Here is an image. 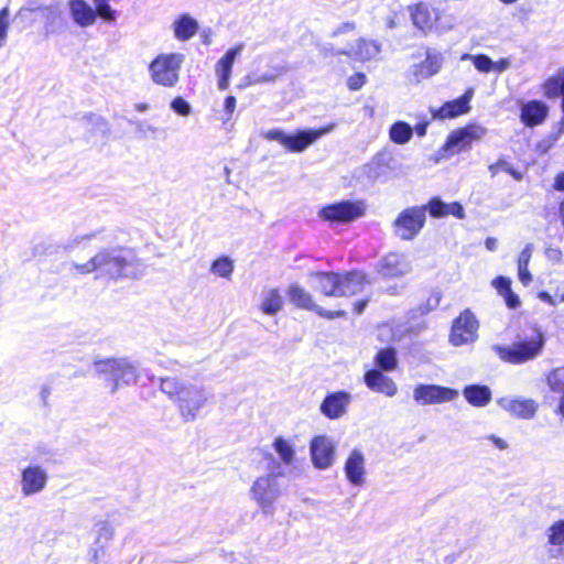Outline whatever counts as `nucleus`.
I'll return each mask as SVG.
<instances>
[{
	"label": "nucleus",
	"instance_id": "obj_55",
	"mask_svg": "<svg viewBox=\"0 0 564 564\" xmlns=\"http://www.w3.org/2000/svg\"><path fill=\"white\" fill-rule=\"evenodd\" d=\"M519 281L524 285H529L532 282V275L529 271V267H518Z\"/></svg>",
	"mask_w": 564,
	"mask_h": 564
},
{
	"label": "nucleus",
	"instance_id": "obj_5",
	"mask_svg": "<svg viewBox=\"0 0 564 564\" xmlns=\"http://www.w3.org/2000/svg\"><path fill=\"white\" fill-rule=\"evenodd\" d=\"M410 17L415 28L427 34L431 32L445 33L454 28L453 18L443 11L432 8L425 2H419L409 8Z\"/></svg>",
	"mask_w": 564,
	"mask_h": 564
},
{
	"label": "nucleus",
	"instance_id": "obj_27",
	"mask_svg": "<svg viewBox=\"0 0 564 564\" xmlns=\"http://www.w3.org/2000/svg\"><path fill=\"white\" fill-rule=\"evenodd\" d=\"M549 113V107L540 100H531L521 106L520 118L527 127L541 124Z\"/></svg>",
	"mask_w": 564,
	"mask_h": 564
},
{
	"label": "nucleus",
	"instance_id": "obj_24",
	"mask_svg": "<svg viewBox=\"0 0 564 564\" xmlns=\"http://www.w3.org/2000/svg\"><path fill=\"white\" fill-rule=\"evenodd\" d=\"M499 406L519 419H532L536 412V403L531 399L505 397L497 401Z\"/></svg>",
	"mask_w": 564,
	"mask_h": 564
},
{
	"label": "nucleus",
	"instance_id": "obj_39",
	"mask_svg": "<svg viewBox=\"0 0 564 564\" xmlns=\"http://www.w3.org/2000/svg\"><path fill=\"white\" fill-rule=\"evenodd\" d=\"M544 95L547 98L564 96V68L550 77L543 85Z\"/></svg>",
	"mask_w": 564,
	"mask_h": 564
},
{
	"label": "nucleus",
	"instance_id": "obj_11",
	"mask_svg": "<svg viewBox=\"0 0 564 564\" xmlns=\"http://www.w3.org/2000/svg\"><path fill=\"white\" fill-rule=\"evenodd\" d=\"M289 301L299 308L313 311L318 316L334 319L337 317H344L346 315L345 311H327L315 304L313 296L310 292H307L304 288L299 285L297 283H293L289 286L286 291Z\"/></svg>",
	"mask_w": 564,
	"mask_h": 564
},
{
	"label": "nucleus",
	"instance_id": "obj_41",
	"mask_svg": "<svg viewBox=\"0 0 564 564\" xmlns=\"http://www.w3.org/2000/svg\"><path fill=\"white\" fill-rule=\"evenodd\" d=\"M234 262L228 257H221L216 259L210 267L213 274L229 279L234 272Z\"/></svg>",
	"mask_w": 564,
	"mask_h": 564
},
{
	"label": "nucleus",
	"instance_id": "obj_36",
	"mask_svg": "<svg viewBox=\"0 0 564 564\" xmlns=\"http://www.w3.org/2000/svg\"><path fill=\"white\" fill-rule=\"evenodd\" d=\"M375 365L380 371H393L398 367L397 350L388 347L380 349L375 357Z\"/></svg>",
	"mask_w": 564,
	"mask_h": 564
},
{
	"label": "nucleus",
	"instance_id": "obj_6",
	"mask_svg": "<svg viewBox=\"0 0 564 564\" xmlns=\"http://www.w3.org/2000/svg\"><path fill=\"white\" fill-rule=\"evenodd\" d=\"M334 129L335 123H330L319 129L300 130L295 134H286L281 129H271L265 132L264 138L270 141L279 142L291 152H303Z\"/></svg>",
	"mask_w": 564,
	"mask_h": 564
},
{
	"label": "nucleus",
	"instance_id": "obj_10",
	"mask_svg": "<svg viewBox=\"0 0 564 564\" xmlns=\"http://www.w3.org/2000/svg\"><path fill=\"white\" fill-rule=\"evenodd\" d=\"M366 206L362 202L343 200L325 206L319 216L332 223H349L365 215Z\"/></svg>",
	"mask_w": 564,
	"mask_h": 564
},
{
	"label": "nucleus",
	"instance_id": "obj_14",
	"mask_svg": "<svg viewBox=\"0 0 564 564\" xmlns=\"http://www.w3.org/2000/svg\"><path fill=\"white\" fill-rule=\"evenodd\" d=\"M457 397V390L436 384H417L413 390V399L421 405L451 402Z\"/></svg>",
	"mask_w": 564,
	"mask_h": 564
},
{
	"label": "nucleus",
	"instance_id": "obj_46",
	"mask_svg": "<svg viewBox=\"0 0 564 564\" xmlns=\"http://www.w3.org/2000/svg\"><path fill=\"white\" fill-rule=\"evenodd\" d=\"M171 108L174 112L183 117H187L192 112L191 105L182 97H175L171 101Z\"/></svg>",
	"mask_w": 564,
	"mask_h": 564
},
{
	"label": "nucleus",
	"instance_id": "obj_25",
	"mask_svg": "<svg viewBox=\"0 0 564 564\" xmlns=\"http://www.w3.org/2000/svg\"><path fill=\"white\" fill-rule=\"evenodd\" d=\"M243 47V43L238 44L237 46L228 50L218 61L216 65V74L218 76V88L220 90H226L228 88L234 62L236 57L241 54Z\"/></svg>",
	"mask_w": 564,
	"mask_h": 564
},
{
	"label": "nucleus",
	"instance_id": "obj_33",
	"mask_svg": "<svg viewBox=\"0 0 564 564\" xmlns=\"http://www.w3.org/2000/svg\"><path fill=\"white\" fill-rule=\"evenodd\" d=\"M463 394L474 406H485L491 400V391L487 386L471 384L465 387Z\"/></svg>",
	"mask_w": 564,
	"mask_h": 564
},
{
	"label": "nucleus",
	"instance_id": "obj_32",
	"mask_svg": "<svg viewBox=\"0 0 564 564\" xmlns=\"http://www.w3.org/2000/svg\"><path fill=\"white\" fill-rule=\"evenodd\" d=\"M174 36L178 41H188L192 39L198 31V22L185 13L180 15L172 24Z\"/></svg>",
	"mask_w": 564,
	"mask_h": 564
},
{
	"label": "nucleus",
	"instance_id": "obj_63",
	"mask_svg": "<svg viewBox=\"0 0 564 564\" xmlns=\"http://www.w3.org/2000/svg\"><path fill=\"white\" fill-rule=\"evenodd\" d=\"M367 304H368L367 300L357 301L355 303V307H354L356 314H361L364 312V310L366 308Z\"/></svg>",
	"mask_w": 564,
	"mask_h": 564
},
{
	"label": "nucleus",
	"instance_id": "obj_8",
	"mask_svg": "<svg viewBox=\"0 0 564 564\" xmlns=\"http://www.w3.org/2000/svg\"><path fill=\"white\" fill-rule=\"evenodd\" d=\"M281 494L278 475L275 474L259 476L250 488L251 499L256 501L264 514H273L274 503L280 498Z\"/></svg>",
	"mask_w": 564,
	"mask_h": 564
},
{
	"label": "nucleus",
	"instance_id": "obj_57",
	"mask_svg": "<svg viewBox=\"0 0 564 564\" xmlns=\"http://www.w3.org/2000/svg\"><path fill=\"white\" fill-rule=\"evenodd\" d=\"M280 75H281L280 70H276L275 73L263 74V75L259 76L257 79H254V83L256 84L271 83V82H274Z\"/></svg>",
	"mask_w": 564,
	"mask_h": 564
},
{
	"label": "nucleus",
	"instance_id": "obj_26",
	"mask_svg": "<svg viewBox=\"0 0 564 564\" xmlns=\"http://www.w3.org/2000/svg\"><path fill=\"white\" fill-rule=\"evenodd\" d=\"M474 96V89L469 88L466 93L452 101L445 102L440 109L434 112L435 118L446 119L455 118L460 115L467 113L470 109L469 102Z\"/></svg>",
	"mask_w": 564,
	"mask_h": 564
},
{
	"label": "nucleus",
	"instance_id": "obj_58",
	"mask_svg": "<svg viewBox=\"0 0 564 564\" xmlns=\"http://www.w3.org/2000/svg\"><path fill=\"white\" fill-rule=\"evenodd\" d=\"M487 440H489L498 449L505 451L508 448V443L501 437H498L496 435H488Z\"/></svg>",
	"mask_w": 564,
	"mask_h": 564
},
{
	"label": "nucleus",
	"instance_id": "obj_2",
	"mask_svg": "<svg viewBox=\"0 0 564 564\" xmlns=\"http://www.w3.org/2000/svg\"><path fill=\"white\" fill-rule=\"evenodd\" d=\"M160 390L175 402L180 416L184 422H194L209 400L210 390L204 384H197L175 377L160 379Z\"/></svg>",
	"mask_w": 564,
	"mask_h": 564
},
{
	"label": "nucleus",
	"instance_id": "obj_54",
	"mask_svg": "<svg viewBox=\"0 0 564 564\" xmlns=\"http://www.w3.org/2000/svg\"><path fill=\"white\" fill-rule=\"evenodd\" d=\"M505 302L509 308H517L520 306L521 301L519 296L510 290L508 293L503 295Z\"/></svg>",
	"mask_w": 564,
	"mask_h": 564
},
{
	"label": "nucleus",
	"instance_id": "obj_45",
	"mask_svg": "<svg viewBox=\"0 0 564 564\" xmlns=\"http://www.w3.org/2000/svg\"><path fill=\"white\" fill-rule=\"evenodd\" d=\"M10 28V10L4 7L0 10V48L4 46L8 40V32Z\"/></svg>",
	"mask_w": 564,
	"mask_h": 564
},
{
	"label": "nucleus",
	"instance_id": "obj_9",
	"mask_svg": "<svg viewBox=\"0 0 564 564\" xmlns=\"http://www.w3.org/2000/svg\"><path fill=\"white\" fill-rule=\"evenodd\" d=\"M543 345L544 337L538 333L528 340L516 343L512 346L496 345L492 349L502 361L518 365L535 358L541 352Z\"/></svg>",
	"mask_w": 564,
	"mask_h": 564
},
{
	"label": "nucleus",
	"instance_id": "obj_44",
	"mask_svg": "<svg viewBox=\"0 0 564 564\" xmlns=\"http://www.w3.org/2000/svg\"><path fill=\"white\" fill-rule=\"evenodd\" d=\"M96 17H100L107 22L116 20V11L107 3V0H94Z\"/></svg>",
	"mask_w": 564,
	"mask_h": 564
},
{
	"label": "nucleus",
	"instance_id": "obj_64",
	"mask_svg": "<svg viewBox=\"0 0 564 564\" xmlns=\"http://www.w3.org/2000/svg\"><path fill=\"white\" fill-rule=\"evenodd\" d=\"M485 246L489 251H495L497 249V239L488 237L485 241Z\"/></svg>",
	"mask_w": 564,
	"mask_h": 564
},
{
	"label": "nucleus",
	"instance_id": "obj_49",
	"mask_svg": "<svg viewBox=\"0 0 564 564\" xmlns=\"http://www.w3.org/2000/svg\"><path fill=\"white\" fill-rule=\"evenodd\" d=\"M533 245L527 243L523 250L520 252L518 257V267H529L532 253H533Z\"/></svg>",
	"mask_w": 564,
	"mask_h": 564
},
{
	"label": "nucleus",
	"instance_id": "obj_48",
	"mask_svg": "<svg viewBox=\"0 0 564 564\" xmlns=\"http://www.w3.org/2000/svg\"><path fill=\"white\" fill-rule=\"evenodd\" d=\"M492 285L497 290V292L503 296L511 290V281L505 276H498L492 281Z\"/></svg>",
	"mask_w": 564,
	"mask_h": 564
},
{
	"label": "nucleus",
	"instance_id": "obj_18",
	"mask_svg": "<svg viewBox=\"0 0 564 564\" xmlns=\"http://www.w3.org/2000/svg\"><path fill=\"white\" fill-rule=\"evenodd\" d=\"M47 473L41 466H28L21 473V494L30 497L42 492L47 484Z\"/></svg>",
	"mask_w": 564,
	"mask_h": 564
},
{
	"label": "nucleus",
	"instance_id": "obj_61",
	"mask_svg": "<svg viewBox=\"0 0 564 564\" xmlns=\"http://www.w3.org/2000/svg\"><path fill=\"white\" fill-rule=\"evenodd\" d=\"M236 108V98L234 96H228L225 99V110L227 113L231 115Z\"/></svg>",
	"mask_w": 564,
	"mask_h": 564
},
{
	"label": "nucleus",
	"instance_id": "obj_12",
	"mask_svg": "<svg viewBox=\"0 0 564 564\" xmlns=\"http://www.w3.org/2000/svg\"><path fill=\"white\" fill-rule=\"evenodd\" d=\"M478 321L469 311H464L454 322L449 340L454 346H462L474 343L478 335Z\"/></svg>",
	"mask_w": 564,
	"mask_h": 564
},
{
	"label": "nucleus",
	"instance_id": "obj_62",
	"mask_svg": "<svg viewBox=\"0 0 564 564\" xmlns=\"http://www.w3.org/2000/svg\"><path fill=\"white\" fill-rule=\"evenodd\" d=\"M427 126H429L427 122L419 123V124L415 126L413 131H415V133L419 137H424L426 134Z\"/></svg>",
	"mask_w": 564,
	"mask_h": 564
},
{
	"label": "nucleus",
	"instance_id": "obj_7",
	"mask_svg": "<svg viewBox=\"0 0 564 564\" xmlns=\"http://www.w3.org/2000/svg\"><path fill=\"white\" fill-rule=\"evenodd\" d=\"M184 59L181 53L158 55L149 65L152 82L166 88L175 87L180 82V70Z\"/></svg>",
	"mask_w": 564,
	"mask_h": 564
},
{
	"label": "nucleus",
	"instance_id": "obj_43",
	"mask_svg": "<svg viewBox=\"0 0 564 564\" xmlns=\"http://www.w3.org/2000/svg\"><path fill=\"white\" fill-rule=\"evenodd\" d=\"M109 546L91 543L87 552L88 562L91 564H105Z\"/></svg>",
	"mask_w": 564,
	"mask_h": 564
},
{
	"label": "nucleus",
	"instance_id": "obj_40",
	"mask_svg": "<svg viewBox=\"0 0 564 564\" xmlns=\"http://www.w3.org/2000/svg\"><path fill=\"white\" fill-rule=\"evenodd\" d=\"M546 380L552 391L563 393L560 402V412L564 415V367L553 369L547 375Z\"/></svg>",
	"mask_w": 564,
	"mask_h": 564
},
{
	"label": "nucleus",
	"instance_id": "obj_52",
	"mask_svg": "<svg viewBox=\"0 0 564 564\" xmlns=\"http://www.w3.org/2000/svg\"><path fill=\"white\" fill-rule=\"evenodd\" d=\"M445 209H446L445 210L446 216L453 215V216L457 217L458 219H464L465 218L464 208L457 202H454V203H451V204H446Z\"/></svg>",
	"mask_w": 564,
	"mask_h": 564
},
{
	"label": "nucleus",
	"instance_id": "obj_47",
	"mask_svg": "<svg viewBox=\"0 0 564 564\" xmlns=\"http://www.w3.org/2000/svg\"><path fill=\"white\" fill-rule=\"evenodd\" d=\"M445 207L446 203L442 202L440 198H433L429 203L430 215L435 218L445 217Z\"/></svg>",
	"mask_w": 564,
	"mask_h": 564
},
{
	"label": "nucleus",
	"instance_id": "obj_30",
	"mask_svg": "<svg viewBox=\"0 0 564 564\" xmlns=\"http://www.w3.org/2000/svg\"><path fill=\"white\" fill-rule=\"evenodd\" d=\"M366 275L358 271L340 274L338 296H351L364 290Z\"/></svg>",
	"mask_w": 564,
	"mask_h": 564
},
{
	"label": "nucleus",
	"instance_id": "obj_16",
	"mask_svg": "<svg viewBox=\"0 0 564 564\" xmlns=\"http://www.w3.org/2000/svg\"><path fill=\"white\" fill-rule=\"evenodd\" d=\"M336 445L326 435L315 436L310 443L312 464L315 468L324 470L333 466Z\"/></svg>",
	"mask_w": 564,
	"mask_h": 564
},
{
	"label": "nucleus",
	"instance_id": "obj_13",
	"mask_svg": "<svg viewBox=\"0 0 564 564\" xmlns=\"http://www.w3.org/2000/svg\"><path fill=\"white\" fill-rule=\"evenodd\" d=\"M425 218L424 207H412L403 210L394 221L397 235L404 240L412 239L424 226Z\"/></svg>",
	"mask_w": 564,
	"mask_h": 564
},
{
	"label": "nucleus",
	"instance_id": "obj_53",
	"mask_svg": "<svg viewBox=\"0 0 564 564\" xmlns=\"http://www.w3.org/2000/svg\"><path fill=\"white\" fill-rule=\"evenodd\" d=\"M366 83V77L364 74H356L348 78V87L351 90L360 89Z\"/></svg>",
	"mask_w": 564,
	"mask_h": 564
},
{
	"label": "nucleus",
	"instance_id": "obj_37",
	"mask_svg": "<svg viewBox=\"0 0 564 564\" xmlns=\"http://www.w3.org/2000/svg\"><path fill=\"white\" fill-rule=\"evenodd\" d=\"M275 453L284 465H292L295 459L294 444L282 436L275 437L272 444Z\"/></svg>",
	"mask_w": 564,
	"mask_h": 564
},
{
	"label": "nucleus",
	"instance_id": "obj_23",
	"mask_svg": "<svg viewBox=\"0 0 564 564\" xmlns=\"http://www.w3.org/2000/svg\"><path fill=\"white\" fill-rule=\"evenodd\" d=\"M364 382L369 390L392 398L398 392L395 382L379 369H370L364 375Z\"/></svg>",
	"mask_w": 564,
	"mask_h": 564
},
{
	"label": "nucleus",
	"instance_id": "obj_56",
	"mask_svg": "<svg viewBox=\"0 0 564 564\" xmlns=\"http://www.w3.org/2000/svg\"><path fill=\"white\" fill-rule=\"evenodd\" d=\"M511 67L510 58H501L497 62H494L492 70L497 73H503Z\"/></svg>",
	"mask_w": 564,
	"mask_h": 564
},
{
	"label": "nucleus",
	"instance_id": "obj_1",
	"mask_svg": "<svg viewBox=\"0 0 564 564\" xmlns=\"http://www.w3.org/2000/svg\"><path fill=\"white\" fill-rule=\"evenodd\" d=\"M76 273L86 275L96 273V278L106 276L111 280L119 278H137L142 272V265L133 252L126 248L101 249L84 263L72 262Z\"/></svg>",
	"mask_w": 564,
	"mask_h": 564
},
{
	"label": "nucleus",
	"instance_id": "obj_50",
	"mask_svg": "<svg viewBox=\"0 0 564 564\" xmlns=\"http://www.w3.org/2000/svg\"><path fill=\"white\" fill-rule=\"evenodd\" d=\"M97 237V232L90 234V235H82L75 237L70 242L64 246L65 250H73L75 248H78L80 246H84L87 240H90L93 238Z\"/></svg>",
	"mask_w": 564,
	"mask_h": 564
},
{
	"label": "nucleus",
	"instance_id": "obj_22",
	"mask_svg": "<svg viewBox=\"0 0 564 564\" xmlns=\"http://www.w3.org/2000/svg\"><path fill=\"white\" fill-rule=\"evenodd\" d=\"M412 268L405 256L389 253L378 263V272L384 278H399L411 272Z\"/></svg>",
	"mask_w": 564,
	"mask_h": 564
},
{
	"label": "nucleus",
	"instance_id": "obj_42",
	"mask_svg": "<svg viewBox=\"0 0 564 564\" xmlns=\"http://www.w3.org/2000/svg\"><path fill=\"white\" fill-rule=\"evenodd\" d=\"M462 59L463 61H465V59L471 61L475 68L477 70H479L480 73L492 72L494 61L485 54L473 55V54L466 53L462 56Z\"/></svg>",
	"mask_w": 564,
	"mask_h": 564
},
{
	"label": "nucleus",
	"instance_id": "obj_17",
	"mask_svg": "<svg viewBox=\"0 0 564 564\" xmlns=\"http://www.w3.org/2000/svg\"><path fill=\"white\" fill-rule=\"evenodd\" d=\"M486 132V128L477 124L457 129L448 135L443 149L444 151L460 152L469 148L474 141L482 139Z\"/></svg>",
	"mask_w": 564,
	"mask_h": 564
},
{
	"label": "nucleus",
	"instance_id": "obj_59",
	"mask_svg": "<svg viewBox=\"0 0 564 564\" xmlns=\"http://www.w3.org/2000/svg\"><path fill=\"white\" fill-rule=\"evenodd\" d=\"M538 297L544 302V303H547L549 305H552V306H555L557 304L556 300L554 296H552L551 294H549L547 292H540L538 294Z\"/></svg>",
	"mask_w": 564,
	"mask_h": 564
},
{
	"label": "nucleus",
	"instance_id": "obj_3",
	"mask_svg": "<svg viewBox=\"0 0 564 564\" xmlns=\"http://www.w3.org/2000/svg\"><path fill=\"white\" fill-rule=\"evenodd\" d=\"M94 367L99 376L106 377V388L111 394L123 386L135 384L140 377L138 362L128 357L95 360Z\"/></svg>",
	"mask_w": 564,
	"mask_h": 564
},
{
	"label": "nucleus",
	"instance_id": "obj_29",
	"mask_svg": "<svg viewBox=\"0 0 564 564\" xmlns=\"http://www.w3.org/2000/svg\"><path fill=\"white\" fill-rule=\"evenodd\" d=\"M69 13L76 24L82 28L90 26L96 21V12L85 0H70Z\"/></svg>",
	"mask_w": 564,
	"mask_h": 564
},
{
	"label": "nucleus",
	"instance_id": "obj_20",
	"mask_svg": "<svg viewBox=\"0 0 564 564\" xmlns=\"http://www.w3.org/2000/svg\"><path fill=\"white\" fill-rule=\"evenodd\" d=\"M344 471L347 480L356 487H361L366 482V457L361 449L354 448L347 456L344 465Z\"/></svg>",
	"mask_w": 564,
	"mask_h": 564
},
{
	"label": "nucleus",
	"instance_id": "obj_15",
	"mask_svg": "<svg viewBox=\"0 0 564 564\" xmlns=\"http://www.w3.org/2000/svg\"><path fill=\"white\" fill-rule=\"evenodd\" d=\"M444 63V56L441 52L434 48H426L425 58L420 63H414L408 72L409 79L414 83H420L436 75Z\"/></svg>",
	"mask_w": 564,
	"mask_h": 564
},
{
	"label": "nucleus",
	"instance_id": "obj_60",
	"mask_svg": "<svg viewBox=\"0 0 564 564\" xmlns=\"http://www.w3.org/2000/svg\"><path fill=\"white\" fill-rule=\"evenodd\" d=\"M553 187L555 191L564 192V172L555 176Z\"/></svg>",
	"mask_w": 564,
	"mask_h": 564
},
{
	"label": "nucleus",
	"instance_id": "obj_31",
	"mask_svg": "<svg viewBox=\"0 0 564 564\" xmlns=\"http://www.w3.org/2000/svg\"><path fill=\"white\" fill-rule=\"evenodd\" d=\"M380 52V45L375 41L358 40L356 46L346 47L337 51L335 54L354 55L361 61L370 59Z\"/></svg>",
	"mask_w": 564,
	"mask_h": 564
},
{
	"label": "nucleus",
	"instance_id": "obj_28",
	"mask_svg": "<svg viewBox=\"0 0 564 564\" xmlns=\"http://www.w3.org/2000/svg\"><path fill=\"white\" fill-rule=\"evenodd\" d=\"M313 286L325 296H338L340 273L313 272L310 274Z\"/></svg>",
	"mask_w": 564,
	"mask_h": 564
},
{
	"label": "nucleus",
	"instance_id": "obj_19",
	"mask_svg": "<svg viewBox=\"0 0 564 564\" xmlns=\"http://www.w3.org/2000/svg\"><path fill=\"white\" fill-rule=\"evenodd\" d=\"M545 550L549 558L562 560L564 564V519L554 521L544 531Z\"/></svg>",
	"mask_w": 564,
	"mask_h": 564
},
{
	"label": "nucleus",
	"instance_id": "obj_35",
	"mask_svg": "<svg viewBox=\"0 0 564 564\" xmlns=\"http://www.w3.org/2000/svg\"><path fill=\"white\" fill-rule=\"evenodd\" d=\"M93 543L109 546L115 536V528L108 520H99L93 528Z\"/></svg>",
	"mask_w": 564,
	"mask_h": 564
},
{
	"label": "nucleus",
	"instance_id": "obj_34",
	"mask_svg": "<svg viewBox=\"0 0 564 564\" xmlns=\"http://www.w3.org/2000/svg\"><path fill=\"white\" fill-rule=\"evenodd\" d=\"M283 307V299L278 289H269L262 293L261 311L267 315H275Z\"/></svg>",
	"mask_w": 564,
	"mask_h": 564
},
{
	"label": "nucleus",
	"instance_id": "obj_4",
	"mask_svg": "<svg viewBox=\"0 0 564 564\" xmlns=\"http://www.w3.org/2000/svg\"><path fill=\"white\" fill-rule=\"evenodd\" d=\"M37 18L42 20L46 35L57 32L64 24L62 3L59 1L45 3L41 0H26L15 14V19L24 26L32 25Z\"/></svg>",
	"mask_w": 564,
	"mask_h": 564
},
{
	"label": "nucleus",
	"instance_id": "obj_51",
	"mask_svg": "<svg viewBox=\"0 0 564 564\" xmlns=\"http://www.w3.org/2000/svg\"><path fill=\"white\" fill-rule=\"evenodd\" d=\"M545 258L553 264H561L563 262V252L558 248H546Z\"/></svg>",
	"mask_w": 564,
	"mask_h": 564
},
{
	"label": "nucleus",
	"instance_id": "obj_38",
	"mask_svg": "<svg viewBox=\"0 0 564 564\" xmlns=\"http://www.w3.org/2000/svg\"><path fill=\"white\" fill-rule=\"evenodd\" d=\"M412 135V127L404 121H398L393 123L389 130L390 140L397 144L408 143L411 140Z\"/></svg>",
	"mask_w": 564,
	"mask_h": 564
},
{
	"label": "nucleus",
	"instance_id": "obj_21",
	"mask_svg": "<svg viewBox=\"0 0 564 564\" xmlns=\"http://www.w3.org/2000/svg\"><path fill=\"white\" fill-rule=\"evenodd\" d=\"M351 394L346 391L333 392L324 399L321 404V412L330 420L344 416L351 403Z\"/></svg>",
	"mask_w": 564,
	"mask_h": 564
}]
</instances>
